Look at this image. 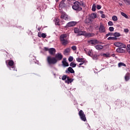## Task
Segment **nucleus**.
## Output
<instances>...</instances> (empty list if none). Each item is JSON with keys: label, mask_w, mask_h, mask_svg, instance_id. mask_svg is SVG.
I'll return each instance as SVG.
<instances>
[{"label": "nucleus", "mask_w": 130, "mask_h": 130, "mask_svg": "<svg viewBox=\"0 0 130 130\" xmlns=\"http://www.w3.org/2000/svg\"><path fill=\"white\" fill-rule=\"evenodd\" d=\"M95 11H96V4H94L92 5V11L95 12Z\"/></svg>", "instance_id": "nucleus-30"}, {"label": "nucleus", "mask_w": 130, "mask_h": 130, "mask_svg": "<svg viewBox=\"0 0 130 130\" xmlns=\"http://www.w3.org/2000/svg\"><path fill=\"white\" fill-rule=\"evenodd\" d=\"M68 60L70 62L73 61V60H74V57L73 56H70L68 58Z\"/></svg>", "instance_id": "nucleus-36"}, {"label": "nucleus", "mask_w": 130, "mask_h": 130, "mask_svg": "<svg viewBox=\"0 0 130 130\" xmlns=\"http://www.w3.org/2000/svg\"><path fill=\"white\" fill-rule=\"evenodd\" d=\"M73 82V79L70 78V77H67V80L66 81V83H68V84H70V83H72Z\"/></svg>", "instance_id": "nucleus-21"}, {"label": "nucleus", "mask_w": 130, "mask_h": 130, "mask_svg": "<svg viewBox=\"0 0 130 130\" xmlns=\"http://www.w3.org/2000/svg\"><path fill=\"white\" fill-rule=\"evenodd\" d=\"M101 56H104V57H110V54H109V53L106 54V53H102L101 54Z\"/></svg>", "instance_id": "nucleus-19"}, {"label": "nucleus", "mask_w": 130, "mask_h": 130, "mask_svg": "<svg viewBox=\"0 0 130 130\" xmlns=\"http://www.w3.org/2000/svg\"><path fill=\"white\" fill-rule=\"evenodd\" d=\"M67 37H68V36L66 34H62L60 36V41L62 45L66 46L69 43Z\"/></svg>", "instance_id": "nucleus-2"}, {"label": "nucleus", "mask_w": 130, "mask_h": 130, "mask_svg": "<svg viewBox=\"0 0 130 130\" xmlns=\"http://www.w3.org/2000/svg\"><path fill=\"white\" fill-rule=\"evenodd\" d=\"M42 37L43 38H46V34L44 33L42 34Z\"/></svg>", "instance_id": "nucleus-43"}, {"label": "nucleus", "mask_w": 130, "mask_h": 130, "mask_svg": "<svg viewBox=\"0 0 130 130\" xmlns=\"http://www.w3.org/2000/svg\"><path fill=\"white\" fill-rule=\"evenodd\" d=\"M121 15L123 16V17H124V18H126V19H128V16H127L125 13L121 12Z\"/></svg>", "instance_id": "nucleus-31"}, {"label": "nucleus", "mask_w": 130, "mask_h": 130, "mask_svg": "<svg viewBox=\"0 0 130 130\" xmlns=\"http://www.w3.org/2000/svg\"><path fill=\"white\" fill-rule=\"evenodd\" d=\"M8 64L9 67H11L12 69H15V66H14V62L13 60H8Z\"/></svg>", "instance_id": "nucleus-14"}, {"label": "nucleus", "mask_w": 130, "mask_h": 130, "mask_svg": "<svg viewBox=\"0 0 130 130\" xmlns=\"http://www.w3.org/2000/svg\"><path fill=\"white\" fill-rule=\"evenodd\" d=\"M108 36H113V32H109L106 35V38H107V37H108Z\"/></svg>", "instance_id": "nucleus-32"}, {"label": "nucleus", "mask_w": 130, "mask_h": 130, "mask_svg": "<svg viewBox=\"0 0 130 130\" xmlns=\"http://www.w3.org/2000/svg\"><path fill=\"white\" fill-rule=\"evenodd\" d=\"M128 29L127 28H125L124 29V32H125V33H128Z\"/></svg>", "instance_id": "nucleus-46"}, {"label": "nucleus", "mask_w": 130, "mask_h": 130, "mask_svg": "<svg viewBox=\"0 0 130 130\" xmlns=\"http://www.w3.org/2000/svg\"><path fill=\"white\" fill-rule=\"evenodd\" d=\"M54 57L55 58V59H56V62H57L58 61H60V60L62 59L63 56H62L61 53H57L55 54Z\"/></svg>", "instance_id": "nucleus-6"}, {"label": "nucleus", "mask_w": 130, "mask_h": 130, "mask_svg": "<svg viewBox=\"0 0 130 130\" xmlns=\"http://www.w3.org/2000/svg\"><path fill=\"white\" fill-rule=\"evenodd\" d=\"M72 49H73V50H77V47H76V46H73L72 47Z\"/></svg>", "instance_id": "nucleus-44"}, {"label": "nucleus", "mask_w": 130, "mask_h": 130, "mask_svg": "<svg viewBox=\"0 0 130 130\" xmlns=\"http://www.w3.org/2000/svg\"><path fill=\"white\" fill-rule=\"evenodd\" d=\"M88 43L93 44V45H96V44H98L99 43V41L97 40H90L88 41Z\"/></svg>", "instance_id": "nucleus-12"}, {"label": "nucleus", "mask_w": 130, "mask_h": 130, "mask_svg": "<svg viewBox=\"0 0 130 130\" xmlns=\"http://www.w3.org/2000/svg\"><path fill=\"white\" fill-rule=\"evenodd\" d=\"M44 50L45 51H49V49L48 48H47V47H45L44 48Z\"/></svg>", "instance_id": "nucleus-47"}, {"label": "nucleus", "mask_w": 130, "mask_h": 130, "mask_svg": "<svg viewBox=\"0 0 130 130\" xmlns=\"http://www.w3.org/2000/svg\"><path fill=\"white\" fill-rule=\"evenodd\" d=\"M66 0H62L61 2H63V3H64V2H66Z\"/></svg>", "instance_id": "nucleus-51"}, {"label": "nucleus", "mask_w": 130, "mask_h": 130, "mask_svg": "<svg viewBox=\"0 0 130 130\" xmlns=\"http://www.w3.org/2000/svg\"><path fill=\"white\" fill-rule=\"evenodd\" d=\"M66 58H64L63 60L62 61V63L63 66V67H69V63L66 61Z\"/></svg>", "instance_id": "nucleus-16"}, {"label": "nucleus", "mask_w": 130, "mask_h": 130, "mask_svg": "<svg viewBox=\"0 0 130 130\" xmlns=\"http://www.w3.org/2000/svg\"><path fill=\"white\" fill-rule=\"evenodd\" d=\"M55 52H56V50L54 48H51L49 50V53L50 55H55Z\"/></svg>", "instance_id": "nucleus-11"}, {"label": "nucleus", "mask_w": 130, "mask_h": 130, "mask_svg": "<svg viewBox=\"0 0 130 130\" xmlns=\"http://www.w3.org/2000/svg\"><path fill=\"white\" fill-rule=\"evenodd\" d=\"M112 19L113 21H117V16L114 15L112 17Z\"/></svg>", "instance_id": "nucleus-37"}, {"label": "nucleus", "mask_w": 130, "mask_h": 130, "mask_svg": "<svg viewBox=\"0 0 130 130\" xmlns=\"http://www.w3.org/2000/svg\"><path fill=\"white\" fill-rule=\"evenodd\" d=\"M118 67L119 68H121V67H126V65H125V64H124V63L119 62L118 64Z\"/></svg>", "instance_id": "nucleus-23"}, {"label": "nucleus", "mask_w": 130, "mask_h": 130, "mask_svg": "<svg viewBox=\"0 0 130 130\" xmlns=\"http://www.w3.org/2000/svg\"><path fill=\"white\" fill-rule=\"evenodd\" d=\"M67 78L68 79V77H67V75H63L62 77V81H64L65 80H67Z\"/></svg>", "instance_id": "nucleus-39"}, {"label": "nucleus", "mask_w": 130, "mask_h": 130, "mask_svg": "<svg viewBox=\"0 0 130 130\" xmlns=\"http://www.w3.org/2000/svg\"><path fill=\"white\" fill-rule=\"evenodd\" d=\"M127 51L130 54V44L127 45Z\"/></svg>", "instance_id": "nucleus-34"}, {"label": "nucleus", "mask_w": 130, "mask_h": 130, "mask_svg": "<svg viewBox=\"0 0 130 130\" xmlns=\"http://www.w3.org/2000/svg\"><path fill=\"white\" fill-rule=\"evenodd\" d=\"M106 31L105 29V26H104V24H102V23H101L100 24V27H99V32L100 33H104Z\"/></svg>", "instance_id": "nucleus-9"}, {"label": "nucleus", "mask_w": 130, "mask_h": 130, "mask_svg": "<svg viewBox=\"0 0 130 130\" xmlns=\"http://www.w3.org/2000/svg\"><path fill=\"white\" fill-rule=\"evenodd\" d=\"M70 51H71V48H67L64 51V54H67L69 53V52H70Z\"/></svg>", "instance_id": "nucleus-24"}, {"label": "nucleus", "mask_w": 130, "mask_h": 130, "mask_svg": "<svg viewBox=\"0 0 130 130\" xmlns=\"http://www.w3.org/2000/svg\"><path fill=\"white\" fill-rule=\"evenodd\" d=\"M60 12L61 14H62L60 16L61 19H62L63 20H66V21H69V20H70L69 16H68V15L66 14V13L61 11H60Z\"/></svg>", "instance_id": "nucleus-8"}, {"label": "nucleus", "mask_w": 130, "mask_h": 130, "mask_svg": "<svg viewBox=\"0 0 130 130\" xmlns=\"http://www.w3.org/2000/svg\"><path fill=\"white\" fill-rule=\"evenodd\" d=\"M102 7L101 5H97L96 6V9H98V10H100V9H101Z\"/></svg>", "instance_id": "nucleus-45"}, {"label": "nucleus", "mask_w": 130, "mask_h": 130, "mask_svg": "<svg viewBox=\"0 0 130 130\" xmlns=\"http://www.w3.org/2000/svg\"><path fill=\"white\" fill-rule=\"evenodd\" d=\"M78 114L82 121H87V118H86V115L84 113L83 110H81L79 112Z\"/></svg>", "instance_id": "nucleus-5"}, {"label": "nucleus", "mask_w": 130, "mask_h": 130, "mask_svg": "<svg viewBox=\"0 0 130 130\" xmlns=\"http://www.w3.org/2000/svg\"><path fill=\"white\" fill-rule=\"evenodd\" d=\"M85 63V61H82V62H81V63L79 64V65H77V66L78 67V68H81V66H82V64H84V63Z\"/></svg>", "instance_id": "nucleus-40"}, {"label": "nucleus", "mask_w": 130, "mask_h": 130, "mask_svg": "<svg viewBox=\"0 0 130 130\" xmlns=\"http://www.w3.org/2000/svg\"><path fill=\"white\" fill-rule=\"evenodd\" d=\"M64 7H66V4H64V2L61 1L59 5V7L61 8V9H62V8H64Z\"/></svg>", "instance_id": "nucleus-20"}, {"label": "nucleus", "mask_w": 130, "mask_h": 130, "mask_svg": "<svg viewBox=\"0 0 130 130\" xmlns=\"http://www.w3.org/2000/svg\"><path fill=\"white\" fill-rule=\"evenodd\" d=\"M76 60L78 62H81L82 61H84V58L78 57L76 58Z\"/></svg>", "instance_id": "nucleus-26"}, {"label": "nucleus", "mask_w": 130, "mask_h": 130, "mask_svg": "<svg viewBox=\"0 0 130 130\" xmlns=\"http://www.w3.org/2000/svg\"><path fill=\"white\" fill-rule=\"evenodd\" d=\"M128 80H129V74H126L125 76V81H126V82H127Z\"/></svg>", "instance_id": "nucleus-27"}, {"label": "nucleus", "mask_w": 130, "mask_h": 130, "mask_svg": "<svg viewBox=\"0 0 130 130\" xmlns=\"http://www.w3.org/2000/svg\"><path fill=\"white\" fill-rule=\"evenodd\" d=\"M88 55H91V51H88Z\"/></svg>", "instance_id": "nucleus-49"}, {"label": "nucleus", "mask_w": 130, "mask_h": 130, "mask_svg": "<svg viewBox=\"0 0 130 130\" xmlns=\"http://www.w3.org/2000/svg\"><path fill=\"white\" fill-rule=\"evenodd\" d=\"M114 45L116 47H118L119 48H126V46L125 44L120 43V42H116L114 43Z\"/></svg>", "instance_id": "nucleus-7"}, {"label": "nucleus", "mask_w": 130, "mask_h": 130, "mask_svg": "<svg viewBox=\"0 0 130 130\" xmlns=\"http://www.w3.org/2000/svg\"><path fill=\"white\" fill-rule=\"evenodd\" d=\"M55 24L57 26H60V22H59V19L58 18L55 19Z\"/></svg>", "instance_id": "nucleus-18"}, {"label": "nucleus", "mask_w": 130, "mask_h": 130, "mask_svg": "<svg viewBox=\"0 0 130 130\" xmlns=\"http://www.w3.org/2000/svg\"><path fill=\"white\" fill-rule=\"evenodd\" d=\"M95 48L97 49V50H100L101 49H103V46L101 45H98L94 46Z\"/></svg>", "instance_id": "nucleus-17"}, {"label": "nucleus", "mask_w": 130, "mask_h": 130, "mask_svg": "<svg viewBox=\"0 0 130 130\" xmlns=\"http://www.w3.org/2000/svg\"><path fill=\"white\" fill-rule=\"evenodd\" d=\"M80 32V29L78 28H74V33L78 34Z\"/></svg>", "instance_id": "nucleus-35"}, {"label": "nucleus", "mask_w": 130, "mask_h": 130, "mask_svg": "<svg viewBox=\"0 0 130 130\" xmlns=\"http://www.w3.org/2000/svg\"><path fill=\"white\" fill-rule=\"evenodd\" d=\"M108 40H117V38L114 37H109Z\"/></svg>", "instance_id": "nucleus-28"}, {"label": "nucleus", "mask_w": 130, "mask_h": 130, "mask_svg": "<svg viewBox=\"0 0 130 130\" xmlns=\"http://www.w3.org/2000/svg\"><path fill=\"white\" fill-rule=\"evenodd\" d=\"M82 7H83V8L86 7V5L84 2H79L78 1H76L72 6V9H73L74 11H76V12H81V11L83 10Z\"/></svg>", "instance_id": "nucleus-1"}, {"label": "nucleus", "mask_w": 130, "mask_h": 130, "mask_svg": "<svg viewBox=\"0 0 130 130\" xmlns=\"http://www.w3.org/2000/svg\"><path fill=\"white\" fill-rule=\"evenodd\" d=\"M79 35H82L83 36H85V37H94L95 34H91L89 32H86L85 31H80L78 32Z\"/></svg>", "instance_id": "nucleus-4"}, {"label": "nucleus", "mask_w": 130, "mask_h": 130, "mask_svg": "<svg viewBox=\"0 0 130 130\" xmlns=\"http://www.w3.org/2000/svg\"><path fill=\"white\" fill-rule=\"evenodd\" d=\"M76 24H77L76 22L71 21L67 24L66 27L67 28H69V27H74V26H76Z\"/></svg>", "instance_id": "nucleus-10"}, {"label": "nucleus", "mask_w": 130, "mask_h": 130, "mask_svg": "<svg viewBox=\"0 0 130 130\" xmlns=\"http://www.w3.org/2000/svg\"><path fill=\"white\" fill-rule=\"evenodd\" d=\"M109 30L110 32H113L114 31V27L111 26L109 28Z\"/></svg>", "instance_id": "nucleus-38"}, {"label": "nucleus", "mask_w": 130, "mask_h": 130, "mask_svg": "<svg viewBox=\"0 0 130 130\" xmlns=\"http://www.w3.org/2000/svg\"><path fill=\"white\" fill-rule=\"evenodd\" d=\"M108 24L109 26H113V22L112 21H109Z\"/></svg>", "instance_id": "nucleus-41"}, {"label": "nucleus", "mask_w": 130, "mask_h": 130, "mask_svg": "<svg viewBox=\"0 0 130 130\" xmlns=\"http://www.w3.org/2000/svg\"><path fill=\"white\" fill-rule=\"evenodd\" d=\"M84 51H85V52H87V51L86 50V49H84Z\"/></svg>", "instance_id": "nucleus-53"}, {"label": "nucleus", "mask_w": 130, "mask_h": 130, "mask_svg": "<svg viewBox=\"0 0 130 130\" xmlns=\"http://www.w3.org/2000/svg\"><path fill=\"white\" fill-rule=\"evenodd\" d=\"M47 61L49 66L57 63V62H56V59H55V58L54 57H51L50 56H49L47 57Z\"/></svg>", "instance_id": "nucleus-3"}, {"label": "nucleus", "mask_w": 130, "mask_h": 130, "mask_svg": "<svg viewBox=\"0 0 130 130\" xmlns=\"http://www.w3.org/2000/svg\"><path fill=\"white\" fill-rule=\"evenodd\" d=\"M101 17H102V18H105V15L102 14Z\"/></svg>", "instance_id": "nucleus-48"}, {"label": "nucleus", "mask_w": 130, "mask_h": 130, "mask_svg": "<svg viewBox=\"0 0 130 130\" xmlns=\"http://www.w3.org/2000/svg\"><path fill=\"white\" fill-rule=\"evenodd\" d=\"M126 5H130V0H123Z\"/></svg>", "instance_id": "nucleus-33"}, {"label": "nucleus", "mask_w": 130, "mask_h": 130, "mask_svg": "<svg viewBox=\"0 0 130 130\" xmlns=\"http://www.w3.org/2000/svg\"><path fill=\"white\" fill-rule=\"evenodd\" d=\"M40 30H41V28L39 27V28H38V30L40 31Z\"/></svg>", "instance_id": "nucleus-50"}, {"label": "nucleus", "mask_w": 130, "mask_h": 130, "mask_svg": "<svg viewBox=\"0 0 130 130\" xmlns=\"http://www.w3.org/2000/svg\"><path fill=\"white\" fill-rule=\"evenodd\" d=\"M66 74H75V71L72 67H69L68 70H66Z\"/></svg>", "instance_id": "nucleus-13"}, {"label": "nucleus", "mask_w": 130, "mask_h": 130, "mask_svg": "<svg viewBox=\"0 0 130 130\" xmlns=\"http://www.w3.org/2000/svg\"><path fill=\"white\" fill-rule=\"evenodd\" d=\"M70 67H72V68H76L77 67V63H75L74 62H72L70 64Z\"/></svg>", "instance_id": "nucleus-29"}, {"label": "nucleus", "mask_w": 130, "mask_h": 130, "mask_svg": "<svg viewBox=\"0 0 130 130\" xmlns=\"http://www.w3.org/2000/svg\"><path fill=\"white\" fill-rule=\"evenodd\" d=\"M122 48H118L116 49L117 52H119V53H123V52H125V50L123 49H122Z\"/></svg>", "instance_id": "nucleus-15"}, {"label": "nucleus", "mask_w": 130, "mask_h": 130, "mask_svg": "<svg viewBox=\"0 0 130 130\" xmlns=\"http://www.w3.org/2000/svg\"><path fill=\"white\" fill-rule=\"evenodd\" d=\"M90 18H91V19H95L97 18V15L96 13H93L90 15Z\"/></svg>", "instance_id": "nucleus-22"}, {"label": "nucleus", "mask_w": 130, "mask_h": 130, "mask_svg": "<svg viewBox=\"0 0 130 130\" xmlns=\"http://www.w3.org/2000/svg\"><path fill=\"white\" fill-rule=\"evenodd\" d=\"M55 1L56 2V3H57V2H58V0H55Z\"/></svg>", "instance_id": "nucleus-54"}, {"label": "nucleus", "mask_w": 130, "mask_h": 130, "mask_svg": "<svg viewBox=\"0 0 130 130\" xmlns=\"http://www.w3.org/2000/svg\"><path fill=\"white\" fill-rule=\"evenodd\" d=\"M129 43H130V41H129Z\"/></svg>", "instance_id": "nucleus-55"}, {"label": "nucleus", "mask_w": 130, "mask_h": 130, "mask_svg": "<svg viewBox=\"0 0 130 130\" xmlns=\"http://www.w3.org/2000/svg\"><path fill=\"white\" fill-rule=\"evenodd\" d=\"M42 34H41V32H39L38 34V37L40 38H41Z\"/></svg>", "instance_id": "nucleus-42"}, {"label": "nucleus", "mask_w": 130, "mask_h": 130, "mask_svg": "<svg viewBox=\"0 0 130 130\" xmlns=\"http://www.w3.org/2000/svg\"><path fill=\"white\" fill-rule=\"evenodd\" d=\"M103 11H101V14H103Z\"/></svg>", "instance_id": "nucleus-52"}, {"label": "nucleus", "mask_w": 130, "mask_h": 130, "mask_svg": "<svg viewBox=\"0 0 130 130\" xmlns=\"http://www.w3.org/2000/svg\"><path fill=\"white\" fill-rule=\"evenodd\" d=\"M113 36L114 37H116V38H117V37H120V34L119 32H114L113 33Z\"/></svg>", "instance_id": "nucleus-25"}]
</instances>
